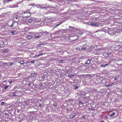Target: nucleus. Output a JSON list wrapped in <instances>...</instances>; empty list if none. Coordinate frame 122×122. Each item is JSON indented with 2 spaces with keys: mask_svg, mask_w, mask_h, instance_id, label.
<instances>
[{
  "mask_svg": "<svg viewBox=\"0 0 122 122\" xmlns=\"http://www.w3.org/2000/svg\"><path fill=\"white\" fill-rule=\"evenodd\" d=\"M111 11L112 12L113 14L117 15L118 16H122V11L119 10L118 9H112L111 10Z\"/></svg>",
  "mask_w": 122,
  "mask_h": 122,
  "instance_id": "f257e3e1",
  "label": "nucleus"
},
{
  "mask_svg": "<svg viewBox=\"0 0 122 122\" xmlns=\"http://www.w3.org/2000/svg\"><path fill=\"white\" fill-rule=\"evenodd\" d=\"M107 33L112 36L114 35L115 36L117 35L115 30H113V28L112 29V28L110 29L109 30L107 31Z\"/></svg>",
  "mask_w": 122,
  "mask_h": 122,
  "instance_id": "f03ea898",
  "label": "nucleus"
},
{
  "mask_svg": "<svg viewBox=\"0 0 122 122\" xmlns=\"http://www.w3.org/2000/svg\"><path fill=\"white\" fill-rule=\"evenodd\" d=\"M77 36H79L76 35V34H70L68 35L67 36L68 39L70 40V41H72L73 40L72 39L73 37L76 38Z\"/></svg>",
  "mask_w": 122,
  "mask_h": 122,
  "instance_id": "7ed1b4c3",
  "label": "nucleus"
},
{
  "mask_svg": "<svg viewBox=\"0 0 122 122\" xmlns=\"http://www.w3.org/2000/svg\"><path fill=\"white\" fill-rule=\"evenodd\" d=\"M45 33V32L42 31V32H39L37 34V36H36V37H35V39H39V38L41 37L43 35V34Z\"/></svg>",
  "mask_w": 122,
  "mask_h": 122,
  "instance_id": "20e7f679",
  "label": "nucleus"
},
{
  "mask_svg": "<svg viewBox=\"0 0 122 122\" xmlns=\"http://www.w3.org/2000/svg\"><path fill=\"white\" fill-rule=\"evenodd\" d=\"M119 28H113V30H115L116 33H121L122 32V30H121V27H119Z\"/></svg>",
  "mask_w": 122,
  "mask_h": 122,
  "instance_id": "39448f33",
  "label": "nucleus"
},
{
  "mask_svg": "<svg viewBox=\"0 0 122 122\" xmlns=\"http://www.w3.org/2000/svg\"><path fill=\"white\" fill-rule=\"evenodd\" d=\"M46 5H45L44 7H43V6H42V9H45L46 10H47L48 8H49V9H52L51 10H53V9H54L55 8L54 7H51L49 6L47 7L46 6Z\"/></svg>",
  "mask_w": 122,
  "mask_h": 122,
  "instance_id": "423d86ee",
  "label": "nucleus"
},
{
  "mask_svg": "<svg viewBox=\"0 0 122 122\" xmlns=\"http://www.w3.org/2000/svg\"><path fill=\"white\" fill-rule=\"evenodd\" d=\"M90 25L92 26L97 27L99 26V24L98 23H97L96 22L94 23L91 22Z\"/></svg>",
  "mask_w": 122,
  "mask_h": 122,
  "instance_id": "0eeeda50",
  "label": "nucleus"
},
{
  "mask_svg": "<svg viewBox=\"0 0 122 122\" xmlns=\"http://www.w3.org/2000/svg\"><path fill=\"white\" fill-rule=\"evenodd\" d=\"M89 47L88 46L86 45H83V46L81 47V49L84 50V51H85L86 50L89 48Z\"/></svg>",
  "mask_w": 122,
  "mask_h": 122,
  "instance_id": "6e6552de",
  "label": "nucleus"
},
{
  "mask_svg": "<svg viewBox=\"0 0 122 122\" xmlns=\"http://www.w3.org/2000/svg\"><path fill=\"white\" fill-rule=\"evenodd\" d=\"M76 115V113H71L69 116L70 118H74Z\"/></svg>",
  "mask_w": 122,
  "mask_h": 122,
  "instance_id": "1a4fd4ad",
  "label": "nucleus"
},
{
  "mask_svg": "<svg viewBox=\"0 0 122 122\" xmlns=\"http://www.w3.org/2000/svg\"><path fill=\"white\" fill-rule=\"evenodd\" d=\"M18 92H19L18 91H17L14 92L12 95V97H17L18 96Z\"/></svg>",
  "mask_w": 122,
  "mask_h": 122,
  "instance_id": "9d476101",
  "label": "nucleus"
},
{
  "mask_svg": "<svg viewBox=\"0 0 122 122\" xmlns=\"http://www.w3.org/2000/svg\"><path fill=\"white\" fill-rule=\"evenodd\" d=\"M76 28L74 27L69 26V28L68 29V30L71 32H72L74 30H76Z\"/></svg>",
  "mask_w": 122,
  "mask_h": 122,
  "instance_id": "9b49d317",
  "label": "nucleus"
},
{
  "mask_svg": "<svg viewBox=\"0 0 122 122\" xmlns=\"http://www.w3.org/2000/svg\"><path fill=\"white\" fill-rule=\"evenodd\" d=\"M91 59H86L85 61V64H87L88 65L90 64L91 63Z\"/></svg>",
  "mask_w": 122,
  "mask_h": 122,
  "instance_id": "f8f14e48",
  "label": "nucleus"
},
{
  "mask_svg": "<svg viewBox=\"0 0 122 122\" xmlns=\"http://www.w3.org/2000/svg\"><path fill=\"white\" fill-rule=\"evenodd\" d=\"M36 102H33V103H32V104L31 105L33 106V107L34 108H36Z\"/></svg>",
  "mask_w": 122,
  "mask_h": 122,
  "instance_id": "ddd939ff",
  "label": "nucleus"
},
{
  "mask_svg": "<svg viewBox=\"0 0 122 122\" xmlns=\"http://www.w3.org/2000/svg\"><path fill=\"white\" fill-rule=\"evenodd\" d=\"M72 39H73V40L72 41H73V42H74V41H76V40H77V39H78L79 37H78L77 36V37L76 38L73 37L72 38Z\"/></svg>",
  "mask_w": 122,
  "mask_h": 122,
  "instance_id": "4468645a",
  "label": "nucleus"
},
{
  "mask_svg": "<svg viewBox=\"0 0 122 122\" xmlns=\"http://www.w3.org/2000/svg\"><path fill=\"white\" fill-rule=\"evenodd\" d=\"M115 112H112L109 115L110 117H111L114 116L115 115Z\"/></svg>",
  "mask_w": 122,
  "mask_h": 122,
  "instance_id": "2eb2a0df",
  "label": "nucleus"
},
{
  "mask_svg": "<svg viewBox=\"0 0 122 122\" xmlns=\"http://www.w3.org/2000/svg\"><path fill=\"white\" fill-rule=\"evenodd\" d=\"M115 85V84L114 83H112L111 84H108L107 85V86L109 87H111Z\"/></svg>",
  "mask_w": 122,
  "mask_h": 122,
  "instance_id": "dca6fc26",
  "label": "nucleus"
},
{
  "mask_svg": "<svg viewBox=\"0 0 122 122\" xmlns=\"http://www.w3.org/2000/svg\"><path fill=\"white\" fill-rule=\"evenodd\" d=\"M17 31H12L11 32V33L12 35H15L17 33Z\"/></svg>",
  "mask_w": 122,
  "mask_h": 122,
  "instance_id": "f3484780",
  "label": "nucleus"
},
{
  "mask_svg": "<svg viewBox=\"0 0 122 122\" xmlns=\"http://www.w3.org/2000/svg\"><path fill=\"white\" fill-rule=\"evenodd\" d=\"M31 75L33 76H37V74L36 73H32L31 74Z\"/></svg>",
  "mask_w": 122,
  "mask_h": 122,
  "instance_id": "a211bd4d",
  "label": "nucleus"
},
{
  "mask_svg": "<svg viewBox=\"0 0 122 122\" xmlns=\"http://www.w3.org/2000/svg\"><path fill=\"white\" fill-rule=\"evenodd\" d=\"M64 60H59L58 61V62L60 63H62L64 62Z\"/></svg>",
  "mask_w": 122,
  "mask_h": 122,
  "instance_id": "6ab92c4d",
  "label": "nucleus"
},
{
  "mask_svg": "<svg viewBox=\"0 0 122 122\" xmlns=\"http://www.w3.org/2000/svg\"><path fill=\"white\" fill-rule=\"evenodd\" d=\"M73 87H74V89L75 90L77 89L78 88V87L77 86H76V85H74Z\"/></svg>",
  "mask_w": 122,
  "mask_h": 122,
  "instance_id": "aec40b11",
  "label": "nucleus"
},
{
  "mask_svg": "<svg viewBox=\"0 0 122 122\" xmlns=\"http://www.w3.org/2000/svg\"><path fill=\"white\" fill-rule=\"evenodd\" d=\"M67 30L64 29H63L62 30V32H63V33H66V32H67Z\"/></svg>",
  "mask_w": 122,
  "mask_h": 122,
  "instance_id": "412c9836",
  "label": "nucleus"
},
{
  "mask_svg": "<svg viewBox=\"0 0 122 122\" xmlns=\"http://www.w3.org/2000/svg\"><path fill=\"white\" fill-rule=\"evenodd\" d=\"M7 13H3V14H2L1 15H0V16L1 17H3V16H4Z\"/></svg>",
  "mask_w": 122,
  "mask_h": 122,
  "instance_id": "4be33fe9",
  "label": "nucleus"
},
{
  "mask_svg": "<svg viewBox=\"0 0 122 122\" xmlns=\"http://www.w3.org/2000/svg\"><path fill=\"white\" fill-rule=\"evenodd\" d=\"M34 21L31 20H28V22L30 23H33Z\"/></svg>",
  "mask_w": 122,
  "mask_h": 122,
  "instance_id": "5701e85b",
  "label": "nucleus"
},
{
  "mask_svg": "<svg viewBox=\"0 0 122 122\" xmlns=\"http://www.w3.org/2000/svg\"><path fill=\"white\" fill-rule=\"evenodd\" d=\"M16 22H15V21H13L12 22V24L11 25H10V27H12V26L14 25L15 23Z\"/></svg>",
  "mask_w": 122,
  "mask_h": 122,
  "instance_id": "b1692460",
  "label": "nucleus"
},
{
  "mask_svg": "<svg viewBox=\"0 0 122 122\" xmlns=\"http://www.w3.org/2000/svg\"><path fill=\"white\" fill-rule=\"evenodd\" d=\"M91 22H85V23H84L86 24V25L87 24V25H91Z\"/></svg>",
  "mask_w": 122,
  "mask_h": 122,
  "instance_id": "393cba45",
  "label": "nucleus"
},
{
  "mask_svg": "<svg viewBox=\"0 0 122 122\" xmlns=\"http://www.w3.org/2000/svg\"><path fill=\"white\" fill-rule=\"evenodd\" d=\"M111 52H107L106 54V56H109L111 55Z\"/></svg>",
  "mask_w": 122,
  "mask_h": 122,
  "instance_id": "a878e982",
  "label": "nucleus"
},
{
  "mask_svg": "<svg viewBox=\"0 0 122 122\" xmlns=\"http://www.w3.org/2000/svg\"><path fill=\"white\" fill-rule=\"evenodd\" d=\"M91 69V70H94L95 69V68L93 66H91L90 67Z\"/></svg>",
  "mask_w": 122,
  "mask_h": 122,
  "instance_id": "bb28decb",
  "label": "nucleus"
},
{
  "mask_svg": "<svg viewBox=\"0 0 122 122\" xmlns=\"http://www.w3.org/2000/svg\"><path fill=\"white\" fill-rule=\"evenodd\" d=\"M74 75L73 74H71V75L69 74L68 75V77H71L72 76H74Z\"/></svg>",
  "mask_w": 122,
  "mask_h": 122,
  "instance_id": "cd10ccee",
  "label": "nucleus"
},
{
  "mask_svg": "<svg viewBox=\"0 0 122 122\" xmlns=\"http://www.w3.org/2000/svg\"><path fill=\"white\" fill-rule=\"evenodd\" d=\"M78 33L79 35H81L83 34V32L81 31H78Z\"/></svg>",
  "mask_w": 122,
  "mask_h": 122,
  "instance_id": "c85d7f7f",
  "label": "nucleus"
},
{
  "mask_svg": "<svg viewBox=\"0 0 122 122\" xmlns=\"http://www.w3.org/2000/svg\"><path fill=\"white\" fill-rule=\"evenodd\" d=\"M20 64L21 65H23L24 64V61H20Z\"/></svg>",
  "mask_w": 122,
  "mask_h": 122,
  "instance_id": "c756f323",
  "label": "nucleus"
},
{
  "mask_svg": "<svg viewBox=\"0 0 122 122\" xmlns=\"http://www.w3.org/2000/svg\"><path fill=\"white\" fill-rule=\"evenodd\" d=\"M9 86H5L4 87V89H6L8 88Z\"/></svg>",
  "mask_w": 122,
  "mask_h": 122,
  "instance_id": "7c9ffc66",
  "label": "nucleus"
},
{
  "mask_svg": "<svg viewBox=\"0 0 122 122\" xmlns=\"http://www.w3.org/2000/svg\"><path fill=\"white\" fill-rule=\"evenodd\" d=\"M36 6L37 7L39 8L41 7V6L39 4L36 5Z\"/></svg>",
  "mask_w": 122,
  "mask_h": 122,
  "instance_id": "2f4dec72",
  "label": "nucleus"
},
{
  "mask_svg": "<svg viewBox=\"0 0 122 122\" xmlns=\"http://www.w3.org/2000/svg\"><path fill=\"white\" fill-rule=\"evenodd\" d=\"M32 37V36L31 35H29L28 37V39H30Z\"/></svg>",
  "mask_w": 122,
  "mask_h": 122,
  "instance_id": "473e14b6",
  "label": "nucleus"
},
{
  "mask_svg": "<svg viewBox=\"0 0 122 122\" xmlns=\"http://www.w3.org/2000/svg\"><path fill=\"white\" fill-rule=\"evenodd\" d=\"M31 84V83L30 82L28 83V85L29 86H30Z\"/></svg>",
  "mask_w": 122,
  "mask_h": 122,
  "instance_id": "72a5a7b5",
  "label": "nucleus"
},
{
  "mask_svg": "<svg viewBox=\"0 0 122 122\" xmlns=\"http://www.w3.org/2000/svg\"><path fill=\"white\" fill-rule=\"evenodd\" d=\"M8 2L9 1L8 0H4V4H5L6 2Z\"/></svg>",
  "mask_w": 122,
  "mask_h": 122,
  "instance_id": "f704fd0d",
  "label": "nucleus"
},
{
  "mask_svg": "<svg viewBox=\"0 0 122 122\" xmlns=\"http://www.w3.org/2000/svg\"><path fill=\"white\" fill-rule=\"evenodd\" d=\"M57 103L56 102H54V104H53V105L54 106H56L57 105Z\"/></svg>",
  "mask_w": 122,
  "mask_h": 122,
  "instance_id": "c9c22d12",
  "label": "nucleus"
},
{
  "mask_svg": "<svg viewBox=\"0 0 122 122\" xmlns=\"http://www.w3.org/2000/svg\"><path fill=\"white\" fill-rule=\"evenodd\" d=\"M40 55H39V54H38L37 55H35L34 57H39V56H40Z\"/></svg>",
  "mask_w": 122,
  "mask_h": 122,
  "instance_id": "e433bc0d",
  "label": "nucleus"
},
{
  "mask_svg": "<svg viewBox=\"0 0 122 122\" xmlns=\"http://www.w3.org/2000/svg\"><path fill=\"white\" fill-rule=\"evenodd\" d=\"M92 19V20H97V18L96 17H93Z\"/></svg>",
  "mask_w": 122,
  "mask_h": 122,
  "instance_id": "4c0bfd02",
  "label": "nucleus"
},
{
  "mask_svg": "<svg viewBox=\"0 0 122 122\" xmlns=\"http://www.w3.org/2000/svg\"><path fill=\"white\" fill-rule=\"evenodd\" d=\"M80 58L81 59H85V58L83 56H81L80 57Z\"/></svg>",
  "mask_w": 122,
  "mask_h": 122,
  "instance_id": "58836bf2",
  "label": "nucleus"
},
{
  "mask_svg": "<svg viewBox=\"0 0 122 122\" xmlns=\"http://www.w3.org/2000/svg\"><path fill=\"white\" fill-rule=\"evenodd\" d=\"M82 119H86V117L85 116L82 117L81 118Z\"/></svg>",
  "mask_w": 122,
  "mask_h": 122,
  "instance_id": "ea45409f",
  "label": "nucleus"
},
{
  "mask_svg": "<svg viewBox=\"0 0 122 122\" xmlns=\"http://www.w3.org/2000/svg\"><path fill=\"white\" fill-rule=\"evenodd\" d=\"M38 106L41 107H42L43 106V105L42 104H40Z\"/></svg>",
  "mask_w": 122,
  "mask_h": 122,
  "instance_id": "a19ab883",
  "label": "nucleus"
},
{
  "mask_svg": "<svg viewBox=\"0 0 122 122\" xmlns=\"http://www.w3.org/2000/svg\"><path fill=\"white\" fill-rule=\"evenodd\" d=\"M31 63H34L35 62V61L34 60H33L32 61H31L30 62Z\"/></svg>",
  "mask_w": 122,
  "mask_h": 122,
  "instance_id": "79ce46f5",
  "label": "nucleus"
},
{
  "mask_svg": "<svg viewBox=\"0 0 122 122\" xmlns=\"http://www.w3.org/2000/svg\"><path fill=\"white\" fill-rule=\"evenodd\" d=\"M1 104L2 105H4L5 104V102H1Z\"/></svg>",
  "mask_w": 122,
  "mask_h": 122,
  "instance_id": "37998d69",
  "label": "nucleus"
},
{
  "mask_svg": "<svg viewBox=\"0 0 122 122\" xmlns=\"http://www.w3.org/2000/svg\"><path fill=\"white\" fill-rule=\"evenodd\" d=\"M79 104L80 105H82L83 104L82 102L81 101H80L79 102Z\"/></svg>",
  "mask_w": 122,
  "mask_h": 122,
  "instance_id": "c03bdc74",
  "label": "nucleus"
},
{
  "mask_svg": "<svg viewBox=\"0 0 122 122\" xmlns=\"http://www.w3.org/2000/svg\"><path fill=\"white\" fill-rule=\"evenodd\" d=\"M74 109H71L70 110L72 111V112H73V111H74Z\"/></svg>",
  "mask_w": 122,
  "mask_h": 122,
  "instance_id": "a18cd8bd",
  "label": "nucleus"
},
{
  "mask_svg": "<svg viewBox=\"0 0 122 122\" xmlns=\"http://www.w3.org/2000/svg\"><path fill=\"white\" fill-rule=\"evenodd\" d=\"M35 87V86H32L31 87V88H34Z\"/></svg>",
  "mask_w": 122,
  "mask_h": 122,
  "instance_id": "49530a36",
  "label": "nucleus"
},
{
  "mask_svg": "<svg viewBox=\"0 0 122 122\" xmlns=\"http://www.w3.org/2000/svg\"><path fill=\"white\" fill-rule=\"evenodd\" d=\"M8 51L7 50H4V51L5 52H7Z\"/></svg>",
  "mask_w": 122,
  "mask_h": 122,
  "instance_id": "de8ad7c7",
  "label": "nucleus"
},
{
  "mask_svg": "<svg viewBox=\"0 0 122 122\" xmlns=\"http://www.w3.org/2000/svg\"><path fill=\"white\" fill-rule=\"evenodd\" d=\"M105 65V64H103L102 65V67H104V66H106Z\"/></svg>",
  "mask_w": 122,
  "mask_h": 122,
  "instance_id": "09e8293b",
  "label": "nucleus"
},
{
  "mask_svg": "<svg viewBox=\"0 0 122 122\" xmlns=\"http://www.w3.org/2000/svg\"><path fill=\"white\" fill-rule=\"evenodd\" d=\"M7 107L8 108H10L11 107V106L9 105H7Z\"/></svg>",
  "mask_w": 122,
  "mask_h": 122,
  "instance_id": "8fccbe9b",
  "label": "nucleus"
},
{
  "mask_svg": "<svg viewBox=\"0 0 122 122\" xmlns=\"http://www.w3.org/2000/svg\"><path fill=\"white\" fill-rule=\"evenodd\" d=\"M40 86L42 87L43 86V85L41 83L40 85Z\"/></svg>",
  "mask_w": 122,
  "mask_h": 122,
  "instance_id": "3c124183",
  "label": "nucleus"
},
{
  "mask_svg": "<svg viewBox=\"0 0 122 122\" xmlns=\"http://www.w3.org/2000/svg\"><path fill=\"white\" fill-rule=\"evenodd\" d=\"M8 63L9 64V65H11L12 64V63L11 62H9Z\"/></svg>",
  "mask_w": 122,
  "mask_h": 122,
  "instance_id": "603ef678",
  "label": "nucleus"
},
{
  "mask_svg": "<svg viewBox=\"0 0 122 122\" xmlns=\"http://www.w3.org/2000/svg\"><path fill=\"white\" fill-rule=\"evenodd\" d=\"M117 77H115L114 78V79L115 80H117Z\"/></svg>",
  "mask_w": 122,
  "mask_h": 122,
  "instance_id": "864d4df0",
  "label": "nucleus"
},
{
  "mask_svg": "<svg viewBox=\"0 0 122 122\" xmlns=\"http://www.w3.org/2000/svg\"><path fill=\"white\" fill-rule=\"evenodd\" d=\"M37 36V34H35L34 36V38L35 37H36V36Z\"/></svg>",
  "mask_w": 122,
  "mask_h": 122,
  "instance_id": "5fc2aeb1",
  "label": "nucleus"
},
{
  "mask_svg": "<svg viewBox=\"0 0 122 122\" xmlns=\"http://www.w3.org/2000/svg\"><path fill=\"white\" fill-rule=\"evenodd\" d=\"M45 78V76H42V79H44Z\"/></svg>",
  "mask_w": 122,
  "mask_h": 122,
  "instance_id": "6e6d98bb",
  "label": "nucleus"
},
{
  "mask_svg": "<svg viewBox=\"0 0 122 122\" xmlns=\"http://www.w3.org/2000/svg\"><path fill=\"white\" fill-rule=\"evenodd\" d=\"M46 44V43H43L41 44V45H43L44 46Z\"/></svg>",
  "mask_w": 122,
  "mask_h": 122,
  "instance_id": "4d7b16f0",
  "label": "nucleus"
},
{
  "mask_svg": "<svg viewBox=\"0 0 122 122\" xmlns=\"http://www.w3.org/2000/svg\"><path fill=\"white\" fill-rule=\"evenodd\" d=\"M45 53H42L41 54H39V55H40V56H41V55H42L43 54H44Z\"/></svg>",
  "mask_w": 122,
  "mask_h": 122,
  "instance_id": "13d9d810",
  "label": "nucleus"
},
{
  "mask_svg": "<svg viewBox=\"0 0 122 122\" xmlns=\"http://www.w3.org/2000/svg\"><path fill=\"white\" fill-rule=\"evenodd\" d=\"M91 110H92V111H94L95 110V109H94L92 108L91 109Z\"/></svg>",
  "mask_w": 122,
  "mask_h": 122,
  "instance_id": "bf43d9fd",
  "label": "nucleus"
},
{
  "mask_svg": "<svg viewBox=\"0 0 122 122\" xmlns=\"http://www.w3.org/2000/svg\"><path fill=\"white\" fill-rule=\"evenodd\" d=\"M58 24V25H56L55 26V27H55L57 26H58V25H59V24Z\"/></svg>",
  "mask_w": 122,
  "mask_h": 122,
  "instance_id": "052dcab7",
  "label": "nucleus"
},
{
  "mask_svg": "<svg viewBox=\"0 0 122 122\" xmlns=\"http://www.w3.org/2000/svg\"><path fill=\"white\" fill-rule=\"evenodd\" d=\"M100 50V49H96V51H99Z\"/></svg>",
  "mask_w": 122,
  "mask_h": 122,
  "instance_id": "680f3d73",
  "label": "nucleus"
},
{
  "mask_svg": "<svg viewBox=\"0 0 122 122\" xmlns=\"http://www.w3.org/2000/svg\"><path fill=\"white\" fill-rule=\"evenodd\" d=\"M7 113H5V116H6L7 115Z\"/></svg>",
  "mask_w": 122,
  "mask_h": 122,
  "instance_id": "e2e57ef3",
  "label": "nucleus"
},
{
  "mask_svg": "<svg viewBox=\"0 0 122 122\" xmlns=\"http://www.w3.org/2000/svg\"><path fill=\"white\" fill-rule=\"evenodd\" d=\"M41 45V44H40L38 45L37 46H40V45Z\"/></svg>",
  "mask_w": 122,
  "mask_h": 122,
  "instance_id": "0e129e2a",
  "label": "nucleus"
},
{
  "mask_svg": "<svg viewBox=\"0 0 122 122\" xmlns=\"http://www.w3.org/2000/svg\"><path fill=\"white\" fill-rule=\"evenodd\" d=\"M116 19H117V20H119L120 19V18H115Z\"/></svg>",
  "mask_w": 122,
  "mask_h": 122,
  "instance_id": "69168bd1",
  "label": "nucleus"
},
{
  "mask_svg": "<svg viewBox=\"0 0 122 122\" xmlns=\"http://www.w3.org/2000/svg\"><path fill=\"white\" fill-rule=\"evenodd\" d=\"M49 32H46L45 33L46 34H48V33Z\"/></svg>",
  "mask_w": 122,
  "mask_h": 122,
  "instance_id": "338daca9",
  "label": "nucleus"
},
{
  "mask_svg": "<svg viewBox=\"0 0 122 122\" xmlns=\"http://www.w3.org/2000/svg\"><path fill=\"white\" fill-rule=\"evenodd\" d=\"M109 64L107 63V64H105V66H107V65H108Z\"/></svg>",
  "mask_w": 122,
  "mask_h": 122,
  "instance_id": "774afa93",
  "label": "nucleus"
}]
</instances>
